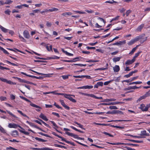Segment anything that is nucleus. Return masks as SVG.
<instances>
[{
  "mask_svg": "<svg viewBox=\"0 0 150 150\" xmlns=\"http://www.w3.org/2000/svg\"><path fill=\"white\" fill-rule=\"evenodd\" d=\"M121 58V57H116L113 58L112 60L114 62H117L119 61L120 59Z\"/></svg>",
  "mask_w": 150,
  "mask_h": 150,
  "instance_id": "nucleus-15",
  "label": "nucleus"
},
{
  "mask_svg": "<svg viewBox=\"0 0 150 150\" xmlns=\"http://www.w3.org/2000/svg\"><path fill=\"white\" fill-rule=\"evenodd\" d=\"M107 69V68L106 67V68H97V69H95V71H98V70H100V71H102V70H106V69Z\"/></svg>",
  "mask_w": 150,
  "mask_h": 150,
  "instance_id": "nucleus-41",
  "label": "nucleus"
},
{
  "mask_svg": "<svg viewBox=\"0 0 150 150\" xmlns=\"http://www.w3.org/2000/svg\"><path fill=\"white\" fill-rule=\"evenodd\" d=\"M20 82H24V83H25L29 84H33V83L31 82L28 81H25V80H22V81H20Z\"/></svg>",
  "mask_w": 150,
  "mask_h": 150,
  "instance_id": "nucleus-48",
  "label": "nucleus"
},
{
  "mask_svg": "<svg viewBox=\"0 0 150 150\" xmlns=\"http://www.w3.org/2000/svg\"><path fill=\"white\" fill-rule=\"evenodd\" d=\"M66 134L67 135L73 137L75 138L78 139V136L76 134H74L73 133H70L69 132H65Z\"/></svg>",
  "mask_w": 150,
  "mask_h": 150,
  "instance_id": "nucleus-5",
  "label": "nucleus"
},
{
  "mask_svg": "<svg viewBox=\"0 0 150 150\" xmlns=\"http://www.w3.org/2000/svg\"><path fill=\"white\" fill-rule=\"evenodd\" d=\"M49 122H51L52 123V124L53 126L55 128H58V126L54 121H49Z\"/></svg>",
  "mask_w": 150,
  "mask_h": 150,
  "instance_id": "nucleus-30",
  "label": "nucleus"
},
{
  "mask_svg": "<svg viewBox=\"0 0 150 150\" xmlns=\"http://www.w3.org/2000/svg\"><path fill=\"white\" fill-rule=\"evenodd\" d=\"M0 28L1 29V30L4 33L8 32V30L7 29L4 27H3L2 26L0 25Z\"/></svg>",
  "mask_w": 150,
  "mask_h": 150,
  "instance_id": "nucleus-14",
  "label": "nucleus"
},
{
  "mask_svg": "<svg viewBox=\"0 0 150 150\" xmlns=\"http://www.w3.org/2000/svg\"><path fill=\"white\" fill-rule=\"evenodd\" d=\"M145 105L143 104H142L140 105L139 108L140 109H141V110H142V111H145L144 110H145Z\"/></svg>",
  "mask_w": 150,
  "mask_h": 150,
  "instance_id": "nucleus-26",
  "label": "nucleus"
},
{
  "mask_svg": "<svg viewBox=\"0 0 150 150\" xmlns=\"http://www.w3.org/2000/svg\"><path fill=\"white\" fill-rule=\"evenodd\" d=\"M73 77L75 78H79L82 79L85 78V76L84 75H79V76H73Z\"/></svg>",
  "mask_w": 150,
  "mask_h": 150,
  "instance_id": "nucleus-39",
  "label": "nucleus"
},
{
  "mask_svg": "<svg viewBox=\"0 0 150 150\" xmlns=\"http://www.w3.org/2000/svg\"><path fill=\"white\" fill-rule=\"evenodd\" d=\"M17 111L23 116L27 117L28 119L29 118V117L23 113L21 111L19 110H17Z\"/></svg>",
  "mask_w": 150,
  "mask_h": 150,
  "instance_id": "nucleus-19",
  "label": "nucleus"
},
{
  "mask_svg": "<svg viewBox=\"0 0 150 150\" xmlns=\"http://www.w3.org/2000/svg\"><path fill=\"white\" fill-rule=\"evenodd\" d=\"M20 98H21L24 100H25L27 102L32 103L27 98H26L24 97H23L22 96H20Z\"/></svg>",
  "mask_w": 150,
  "mask_h": 150,
  "instance_id": "nucleus-44",
  "label": "nucleus"
},
{
  "mask_svg": "<svg viewBox=\"0 0 150 150\" xmlns=\"http://www.w3.org/2000/svg\"><path fill=\"white\" fill-rule=\"evenodd\" d=\"M72 66H74V65H77L80 67H83L85 65L82 64H72Z\"/></svg>",
  "mask_w": 150,
  "mask_h": 150,
  "instance_id": "nucleus-54",
  "label": "nucleus"
},
{
  "mask_svg": "<svg viewBox=\"0 0 150 150\" xmlns=\"http://www.w3.org/2000/svg\"><path fill=\"white\" fill-rule=\"evenodd\" d=\"M52 92H53V93H52V94L58 95H62L64 96V93H56L55 91H52Z\"/></svg>",
  "mask_w": 150,
  "mask_h": 150,
  "instance_id": "nucleus-45",
  "label": "nucleus"
},
{
  "mask_svg": "<svg viewBox=\"0 0 150 150\" xmlns=\"http://www.w3.org/2000/svg\"><path fill=\"white\" fill-rule=\"evenodd\" d=\"M6 150H18L16 149H15L14 148H13L11 146H10L9 147H6Z\"/></svg>",
  "mask_w": 150,
  "mask_h": 150,
  "instance_id": "nucleus-51",
  "label": "nucleus"
},
{
  "mask_svg": "<svg viewBox=\"0 0 150 150\" xmlns=\"http://www.w3.org/2000/svg\"><path fill=\"white\" fill-rule=\"evenodd\" d=\"M39 120L43 124H44L46 127H47L49 128H50V126L47 124L45 122H44L41 119H39Z\"/></svg>",
  "mask_w": 150,
  "mask_h": 150,
  "instance_id": "nucleus-40",
  "label": "nucleus"
},
{
  "mask_svg": "<svg viewBox=\"0 0 150 150\" xmlns=\"http://www.w3.org/2000/svg\"><path fill=\"white\" fill-rule=\"evenodd\" d=\"M112 126L114 128H118V129H122L124 128V127H120V126H115V125H113Z\"/></svg>",
  "mask_w": 150,
  "mask_h": 150,
  "instance_id": "nucleus-59",
  "label": "nucleus"
},
{
  "mask_svg": "<svg viewBox=\"0 0 150 150\" xmlns=\"http://www.w3.org/2000/svg\"><path fill=\"white\" fill-rule=\"evenodd\" d=\"M60 101L61 105L64 107L67 110L69 109V107L65 104L63 100H60Z\"/></svg>",
  "mask_w": 150,
  "mask_h": 150,
  "instance_id": "nucleus-7",
  "label": "nucleus"
},
{
  "mask_svg": "<svg viewBox=\"0 0 150 150\" xmlns=\"http://www.w3.org/2000/svg\"><path fill=\"white\" fill-rule=\"evenodd\" d=\"M61 50L64 53H65V54H66L67 56H72L73 55V54L69 53V52H67V51L64 50L63 48H62L61 49Z\"/></svg>",
  "mask_w": 150,
  "mask_h": 150,
  "instance_id": "nucleus-11",
  "label": "nucleus"
},
{
  "mask_svg": "<svg viewBox=\"0 0 150 150\" xmlns=\"http://www.w3.org/2000/svg\"><path fill=\"white\" fill-rule=\"evenodd\" d=\"M21 73L23 75H25L28 76L32 77L33 78H35V76L28 75L27 74H26L25 73H24L23 72H21Z\"/></svg>",
  "mask_w": 150,
  "mask_h": 150,
  "instance_id": "nucleus-33",
  "label": "nucleus"
},
{
  "mask_svg": "<svg viewBox=\"0 0 150 150\" xmlns=\"http://www.w3.org/2000/svg\"><path fill=\"white\" fill-rule=\"evenodd\" d=\"M7 98L6 97L3 96H1L0 97V100L1 101L6 100Z\"/></svg>",
  "mask_w": 150,
  "mask_h": 150,
  "instance_id": "nucleus-53",
  "label": "nucleus"
},
{
  "mask_svg": "<svg viewBox=\"0 0 150 150\" xmlns=\"http://www.w3.org/2000/svg\"><path fill=\"white\" fill-rule=\"evenodd\" d=\"M50 12L56 11L58 10V9L57 8L53 7L50 9Z\"/></svg>",
  "mask_w": 150,
  "mask_h": 150,
  "instance_id": "nucleus-38",
  "label": "nucleus"
},
{
  "mask_svg": "<svg viewBox=\"0 0 150 150\" xmlns=\"http://www.w3.org/2000/svg\"><path fill=\"white\" fill-rule=\"evenodd\" d=\"M133 63L131 60H128L125 63V64L127 65H129L132 64Z\"/></svg>",
  "mask_w": 150,
  "mask_h": 150,
  "instance_id": "nucleus-24",
  "label": "nucleus"
},
{
  "mask_svg": "<svg viewBox=\"0 0 150 150\" xmlns=\"http://www.w3.org/2000/svg\"><path fill=\"white\" fill-rule=\"evenodd\" d=\"M29 125L31 127H34L35 128H36L37 129H38L41 131H43V130H42V129L40 128L37 126L36 125H35L33 123L31 122H30Z\"/></svg>",
  "mask_w": 150,
  "mask_h": 150,
  "instance_id": "nucleus-9",
  "label": "nucleus"
},
{
  "mask_svg": "<svg viewBox=\"0 0 150 150\" xmlns=\"http://www.w3.org/2000/svg\"><path fill=\"white\" fill-rule=\"evenodd\" d=\"M30 105L33 107H34L37 108H38V109H36V110L38 112H40L41 111V109H42V108L40 107L39 106L33 103H31L30 104Z\"/></svg>",
  "mask_w": 150,
  "mask_h": 150,
  "instance_id": "nucleus-4",
  "label": "nucleus"
},
{
  "mask_svg": "<svg viewBox=\"0 0 150 150\" xmlns=\"http://www.w3.org/2000/svg\"><path fill=\"white\" fill-rule=\"evenodd\" d=\"M123 103V102H122L117 101L115 102H112L111 104H112V105H114L117 104H122Z\"/></svg>",
  "mask_w": 150,
  "mask_h": 150,
  "instance_id": "nucleus-35",
  "label": "nucleus"
},
{
  "mask_svg": "<svg viewBox=\"0 0 150 150\" xmlns=\"http://www.w3.org/2000/svg\"><path fill=\"white\" fill-rule=\"evenodd\" d=\"M142 38V36L141 35H140L139 36H137L135 38L133 39L135 42H136L139 41V40L141 39Z\"/></svg>",
  "mask_w": 150,
  "mask_h": 150,
  "instance_id": "nucleus-13",
  "label": "nucleus"
},
{
  "mask_svg": "<svg viewBox=\"0 0 150 150\" xmlns=\"http://www.w3.org/2000/svg\"><path fill=\"white\" fill-rule=\"evenodd\" d=\"M8 127L10 128H14L15 129L18 127L22 129H24L20 125L15 123H9L8 125Z\"/></svg>",
  "mask_w": 150,
  "mask_h": 150,
  "instance_id": "nucleus-1",
  "label": "nucleus"
},
{
  "mask_svg": "<svg viewBox=\"0 0 150 150\" xmlns=\"http://www.w3.org/2000/svg\"><path fill=\"white\" fill-rule=\"evenodd\" d=\"M129 140L131 142L137 143H142L143 142L142 141L132 139H129Z\"/></svg>",
  "mask_w": 150,
  "mask_h": 150,
  "instance_id": "nucleus-22",
  "label": "nucleus"
},
{
  "mask_svg": "<svg viewBox=\"0 0 150 150\" xmlns=\"http://www.w3.org/2000/svg\"><path fill=\"white\" fill-rule=\"evenodd\" d=\"M109 108L110 109H117V108L115 106H111L109 107Z\"/></svg>",
  "mask_w": 150,
  "mask_h": 150,
  "instance_id": "nucleus-58",
  "label": "nucleus"
},
{
  "mask_svg": "<svg viewBox=\"0 0 150 150\" xmlns=\"http://www.w3.org/2000/svg\"><path fill=\"white\" fill-rule=\"evenodd\" d=\"M39 117L43 120L46 121H48V119L42 113L40 114V115H39Z\"/></svg>",
  "mask_w": 150,
  "mask_h": 150,
  "instance_id": "nucleus-8",
  "label": "nucleus"
},
{
  "mask_svg": "<svg viewBox=\"0 0 150 150\" xmlns=\"http://www.w3.org/2000/svg\"><path fill=\"white\" fill-rule=\"evenodd\" d=\"M150 107V105H147L145 108V109L144 110L146 111H147L148 110V108Z\"/></svg>",
  "mask_w": 150,
  "mask_h": 150,
  "instance_id": "nucleus-61",
  "label": "nucleus"
},
{
  "mask_svg": "<svg viewBox=\"0 0 150 150\" xmlns=\"http://www.w3.org/2000/svg\"><path fill=\"white\" fill-rule=\"evenodd\" d=\"M88 62H99V60H90L87 61Z\"/></svg>",
  "mask_w": 150,
  "mask_h": 150,
  "instance_id": "nucleus-57",
  "label": "nucleus"
},
{
  "mask_svg": "<svg viewBox=\"0 0 150 150\" xmlns=\"http://www.w3.org/2000/svg\"><path fill=\"white\" fill-rule=\"evenodd\" d=\"M59 57H57L56 56H54L52 57H50L48 58V59H59Z\"/></svg>",
  "mask_w": 150,
  "mask_h": 150,
  "instance_id": "nucleus-32",
  "label": "nucleus"
},
{
  "mask_svg": "<svg viewBox=\"0 0 150 150\" xmlns=\"http://www.w3.org/2000/svg\"><path fill=\"white\" fill-rule=\"evenodd\" d=\"M135 42L133 39H132L127 43V44L128 45H131L134 44Z\"/></svg>",
  "mask_w": 150,
  "mask_h": 150,
  "instance_id": "nucleus-28",
  "label": "nucleus"
},
{
  "mask_svg": "<svg viewBox=\"0 0 150 150\" xmlns=\"http://www.w3.org/2000/svg\"><path fill=\"white\" fill-rule=\"evenodd\" d=\"M19 131L23 134H24L27 135H29V133L27 132H26L24 130H19Z\"/></svg>",
  "mask_w": 150,
  "mask_h": 150,
  "instance_id": "nucleus-31",
  "label": "nucleus"
},
{
  "mask_svg": "<svg viewBox=\"0 0 150 150\" xmlns=\"http://www.w3.org/2000/svg\"><path fill=\"white\" fill-rule=\"evenodd\" d=\"M64 96L65 98L68 99L73 103H76V100L71 97V95L70 94L64 93Z\"/></svg>",
  "mask_w": 150,
  "mask_h": 150,
  "instance_id": "nucleus-2",
  "label": "nucleus"
},
{
  "mask_svg": "<svg viewBox=\"0 0 150 150\" xmlns=\"http://www.w3.org/2000/svg\"><path fill=\"white\" fill-rule=\"evenodd\" d=\"M0 69L2 70H3L4 69H6L8 70H9L10 69L6 67H3L2 66L0 65Z\"/></svg>",
  "mask_w": 150,
  "mask_h": 150,
  "instance_id": "nucleus-52",
  "label": "nucleus"
},
{
  "mask_svg": "<svg viewBox=\"0 0 150 150\" xmlns=\"http://www.w3.org/2000/svg\"><path fill=\"white\" fill-rule=\"evenodd\" d=\"M8 32L9 34H10L12 35H13L14 33V32L13 30H8Z\"/></svg>",
  "mask_w": 150,
  "mask_h": 150,
  "instance_id": "nucleus-62",
  "label": "nucleus"
},
{
  "mask_svg": "<svg viewBox=\"0 0 150 150\" xmlns=\"http://www.w3.org/2000/svg\"><path fill=\"white\" fill-rule=\"evenodd\" d=\"M72 13L70 12H65L62 13V15L67 17V16L71 15H72Z\"/></svg>",
  "mask_w": 150,
  "mask_h": 150,
  "instance_id": "nucleus-16",
  "label": "nucleus"
},
{
  "mask_svg": "<svg viewBox=\"0 0 150 150\" xmlns=\"http://www.w3.org/2000/svg\"><path fill=\"white\" fill-rule=\"evenodd\" d=\"M23 35L25 38L27 39H29L30 38V35L27 30H25L23 32Z\"/></svg>",
  "mask_w": 150,
  "mask_h": 150,
  "instance_id": "nucleus-3",
  "label": "nucleus"
},
{
  "mask_svg": "<svg viewBox=\"0 0 150 150\" xmlns=\"http://www.w3.org/2000/svg\"><path fill=\"white\" fill-rule=\"evenodd\" d=\"M120 17V16H117L115 17L112 18V19L111 20L110 22H111L112 21H117L119 19V18Z\"/></svg>",
  "mask_w": 150,
  "mask_h": 150,
  "instance_id": "nucleus-36",
  "label": "nucleus"
},
{
  "mask_svg": "<svg viewBox=\"0 0 150 150\" xmlns=\"http://www.w3.org/2000/svg\"><path fill=\"white\" fill-rule=\"evenodd\" d=\"M132 73H131V72L128 74L125 75L124 77H126L127 78H128L130 77V76H132Z\"/></svg>",
  "mask_w": 150,
  "mask_h": 150,
  "instance_id": "nucleus-56",
  "label": "nucleus"
},
{
  "mask_svg": "<svg viewBox=\"0 0 150 150\" xmlns=\"http://www.w3.org/2000/svg\"><path fill=\"white\" fill-rule=\"evenodd\" d=\"M70 127H71L72 129H74V130H75L76 131L79 132L81 133H83L84 132H83L80 131V130L77 129L76 128L73 127V126H71Z\"/></svg>",
  "mask_w": 150,
  "mask_h": 150,
  "instance_id": "nucleus-27",
  "label": "nucleus"
},
{
  "mask_svg": "<svg viewBox=\"0 0 150 150\" xmlns=\"http://www.w3.org/2000/svg\"><path fill=\"white\" fill-rule=\"evenodd\" d=\"M114 71L115 72H118L120 70V67L118 65H115V66L113 68Z\"/></svg>",
  "mask_w": 150,
  "mask_h": 150,
  "instance_id": "nucleus-12",
  "label": "nucleus"
},
{
  "mask_svg": "<svg viewBox=\"0 0 150 150\" xmlns=\"http://www.w3.org/2000/svg\"><path fill=\"white\" fill-rule=\"evenodd\" d=\"M93 86L92 85L90 86H85V89H91L92 88H93Z\"/></svg>",
  "mask_w": 150,
  "mask_h": 150,
  "instance_id": "nucleus-50",
  "label": "nucleus"
},
{
  "mask_svg": "<svg viewBox=\"0 0 150 150\" xmlns=\"http://www.w3.org/2000/svg\"><path fill=\"white\" fill-rule=\"evenodd\" d=\"M0 80L1 81L6 82L8 84H9V83L10 80H8L7 79H4L2 78H0Z\"/></svg>",
  "mask_w": 150,
  "mask_h": 150,
  "instance_id": "nucleus-20",
  "label": "nucleus"
},
{
  "mask_svg": "<svg viewBox=\"0 0 150 150\" xmlns=\"http://www.w3.org/2000/svg\"><path fill=\"white\" fill-rule=\"evenodd\" d=\"M74 12H75V13H79L80 14H85L86 13L84 12L83 11H73Z\"/></svg>",
  "mask_w": 150,
  "mask_h": 150,
  "instance_id": "nucleus-49",
  "label": "nucleus"
},
{
  "mask_svg": "<svg viewBox=\"0 0 150 150\" xmlns=\"http://www.w3.org/2000/svg\"><path fill=\"white\" fill-rule=\"evenodd\" d=\"M10 98L11 100H14L15 99V96L13 94L10 95Z\"/></svg>",
  "mask_w": 150,
  "mask_h": 150,
  "instance_id": "nucleus-64",
  "label": "nucleus"
},
{
  "mask_svg": "<svg viewBox=\"0 0 150 150\" xmlns=\"http://www.w3.org/2000/svg\"><path fill=\"white\" fill-rule=\"evenodd\" d=\"M138 47V45H137L136 47L133 48L131 52L129 53V54H132L137 49Z\"/></svg>",
  "mask_w": 150,
  "mask_h": 150,
  "instance_id": "nucleus-23",
  "label": "nucleus"
},
{
  "mask_svg": "<svg viewBox=\"0 0 150 150\" xmlns=\"http://www.w3.org/2000/svg\"><path fill=\"white\" fill-rule=\"evenodd\" d=\"M0 131L3 134L6 133V130L4 129L1 125H0Z\"/></svg>",
  "mask_w": 150,
  "mask_h": 150,
  "instance_id": "nucleus-17",
  "label": "nucleus"
},
{
  "mask_svg": "<svg viewBox=\"0 0 150 150\" xmlns=\"http://www.w3.org/2000/svg\"><path fill=\"white\" fill-rule=\"evenodd\" d=\"M74 123H75L76 124H77V125H78L79 126V127H80V128H81V129H84V130H85V128H83V126L82 125H81L80 124V123H78V122H74Z\"/></svg>",
  "mask_w": 150,
  "mask_h": 150,
  "instance_id": "nucleus-34",
  "label": "nucleus"
},
{
  "mask_svg": "<svg viewBox=\"0 0 150 150\" xmlns=\"http://www.w3.org/2000/svg\"><path fill=\"white\" fill-rule=\"evenodd\" d=\"M11 11L9 9H7V10L5 11H4V13L6 14L10 15V13Z\"/></svg>",
  "mask_w": 150,
  "mask_h": 150,
  "instance_id": "nucleus-60",
  "label": "nucleus"
},
{
  "mask_svg": "<svg viewBox=\"0 0 150 150\" xmlns=\"http://www.w3.org/2000/svg\"><path fill=\"white\" fill-rule=\"evenodd\" d=\"M149 93H147L146 94L144 95L140 96V98L137 100V102L138 103L141 100L145 99L146 97L148 96V94H149Z\"/></svg>",
  "mask_w": 150,
  "mask_h": 150,
  "instance_id": "nucleus-6",
  "label": "nucleus"
},
{
  "mask_svg": "<svg viewBox=\"0 0 150 150\" xmlns=\"http://www.w3.org/2000/svg\"><path fill=\"white\" fill-rule=\"evenodd\" d=\"M13 2V1L11 0H6L5 2H4L5 4H10L12 3Z\"/></svg>",
  "mask_w": 150,
  "mask_h": 150,
  "instance_id": "nucleus-43",
  "label": "nucleus"
},
{
  "mask_svg": "<svg viewBox=\"0 0 150 150\" xmlns=\"http://www.w3.org/2000/svg\"><path fill=\"white\" fill-rule=\"evenodd\" d=\"M114 3H116L115 1H114L113 0H110L109 1H106L105 2V3H108L111 4H113Z\"/></svg>",
  "mask_w": 150,
  "mask_h": 150,
  "instance_id": "nucleus-46",
  "label": "nucleus"
},
{
  "mask_svg": "<svg viewBox=\"0 0 150 150\" xmlns=\"http://www.w3.org/2000/svg\"><path fill=\"white\" fill-rule=\"evenodd\" d=\"M142 83V81H136V82H134L132 83H129V85H131L132 84H140Z\"/></svg>",
  "mask_w": 150,
  "mask_h": 150,
  "instance_id": "nucleus-25",
  "label": "nucleus"
},
{
  "mask_svg": "<svg viewBox=\"0 0 150 150\" xmlns=\"http://www.w3.org/2000/svg\"><path fill=\"white\" fill-rule=\"evenodd\" d=\"M140 135L141 136H148L146 134V131L145 130L141 131V132Z\"/></svg>",
  "mask_w": 150,
  "mask_h": 150,
  "instance_id": "nucleus-29",
  "label": "nucleus"
},
{
  "mask_svg": "<svg viewBox=\"0 0 150 150\" xmlns=\"http://www.w3.org/2000/svg\"><path fill=\"white\" fill-rule=\"evenodd\" d=\"M144 24H142L139 26L136 29V30L137 31L140 32L141 31L142 29L144 27Z\"/></svg>",
  "mask_w": 150,
  "mask_h": 150,
  "instance_id": "nucleus-10",
  "label": "nucleus"
},
{
  "mask_svg": "<svg viewBox=\"0 0 150 150\" xmlns=\"http://www.w3.org/2000/svg\"><path fill=\"white\" fill-rule=\"evenodd\" d=\"M116 121H117V122L130 121L129 120H111L109 122H116Z\"/></svg>",
  "mask_w": 150,
  "mask_h": 150,
  "instance_id": "nucleus-42",
  "label": "nucleus"
},
{
  "mask_svg": "<svg viewBox=\"0 0 150 150\" xmlns=\"http://www.w3.org/2000/svg\"><path fill=\"white\" fill-rule=\"evenodd\" d=\"M18 37L21 41L24 42H26V40L20 34H19Z\"/></svg>",
  "mask_w": 150,
  "mask_h": 150,
  "instance_id": "nucleus-21",
  "label": "nucleus"
},
{
  "mask_svg": "<svg viewBox=\"0 0 150 150\" xmlns=\"http://www.w3.org/2000/svg\"><path fill=\"white\" fill-rule=\"evenodd\" d=\"M131 12V11L130 10L127 11L125 13L126 16H128L129 15V14Z\"/></svg>",
  "mask_w": 150,
  "mask_h": 150,
  "instance_id": "nucleus-63",
  "label": "nucleus"
},
{
  "mask_svg": "<svg viewBox=\"0 0 150 150\" xmlns=\"http://www.w3.org/2000/svg\"><path fill=\"white\" fill-rule=\"evenodd\" d=\"M70 76L71 75H64L62 76V77L63 79L65 80L68 79L69 78V76Z\"/></svg>",
  "mask_w": 150,
  "mask_h": 150,
  "instance_id": "nucleus-37",
  "label": "nucleus"
},
{
  "mask_svg": "<svg viewBox=\"0 0 150 150\" xmlns=\"http://www.w3.org/2000/svg\"><path fill=\"white\" fill-rule=\"evenodd\" d=\"M8 50H10L11 51H14L15 52H16V51H18L20 52H21V51L20 50H18V49H15L14 50H13V49H10V48H8Z\"/></svg>",
  "mask_w": 150,
  "mask_h": 150,
  "instance_id": "nucleus-55",
  "label": "nucleus"
},
{
  "mask_svg": "<svg viewBox=\"0 0 150 150\" xmlns=\"http://www.w3.org/2000/svg\"><path fill=\"white\" fill-rule=\"evenodd\" d=\"M6 112H7V113L10 115H11V116H12L13 117L16 118H17L18 117H16V115L13 114L12 113H11V112H10L9 111L6 110Z\"/></svg>",
  "mask_w": 150,
  "mask_h": 150,
  "instance_id": "nucleus-18",
  "label": "nucleus"
},
{
  "mask_svg": "<svg viewBox=\"0 0 150 150\" xmlns=\"http://www.w3.org/2000/svg\"><path fill=\"white\" fill-rule=\"evenodd\" d=\"M18 132L16 130H15L12 132V135L13 136H15L17 135Z\"/></svg>",
  "mask_w": 150,
  "mask_h": 150,
  "instance_id": "nucleus-47",
  "label": "nucleus"
}]
</instances>
